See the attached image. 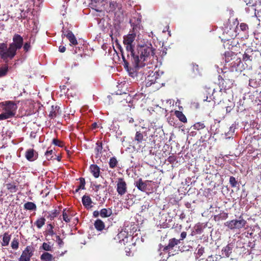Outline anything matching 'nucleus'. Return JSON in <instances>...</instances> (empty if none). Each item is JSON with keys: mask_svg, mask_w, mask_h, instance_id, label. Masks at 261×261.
<instances>
[{"mask_svg": "<svg viewBox=\"0 0 261 261\" xmlns=\"http://www.w3.org/2000/svg\"><path fill=\"white\" fill-rule=\"evenodd\" d=\"M136 37V33L134 32L128 34L123 37V44L125 47L127 55L125 56L122 51L121 50L123 61L124 62L123 66L129 75L134 76V69L132 68L130 65V61H133L135 64L136 61H138V57L134 56L135 55V40Z\"/></svg>", "mask_w": 261, "mask_h": 261, "instance_id": "obj_1", "label": "nucleus"}, {"mask_svg": "<svg viewBox=\"0 0 261 261\" xmlns=\"http://www.w3.org/2000/svg\"><path fill=\"white\" fill-rule=\"evenodd\" d=\"M23 38L19 34H15L13 37V42L8 47L7 43H0V57L5 62L8 59L12 60L16 55V51L23 46Z\"/></svg>", "mask_w": 261, "mask_h": 261, "instance_id": "obj_2", "label": "nucleus"}, {"mask_svg": "<svg viewBox=\"0 0 261 261\" xmlns=\"http://www.w3.org/2000/svg\"><path fill=\"white\" fill-rule=\"evenodd\" d=\"M241 63V59L240 58L234 56L233 57V61L229 63L228 65L229 66L230 71H225L224 73V77H222L220 75L219 76L218 79L220 84L222 83L223 88L225 89H229L231 87V85H232L234 82L233 78L235 76H233V72L238 71L240 72L241 69L239 68L240 64Z\"/></svg>", "mask_w": 261, "mask_h": 261, "instance_id": "obj_3", "label": "nucleus"}, {"mask_svg": "<svg viewBox=\"0 0 261 261\" xmlns=\"http://www.w3.org/2000/svg\"><path fill=\"white\" fill-rule=\"evenodd\" d=\"M154 50L153 49L152 45L149 44V45H141L138 48L137 53L135 51L134 56L138 57V61H136L137 63L135 64L133 61H130L129 65L132 68L134 69V75L139 68L145 66V61L149 56L154 55Z\"/></svg>", "mask_w": 261, "mask_h": 261, "instance_id": "obj_4", "label": "nucleus"}, {"mask_svg": "<svg viewBox=\"0 0 261 261\" xmlns=\"http://www.w3.org/2000/svg\"><path fill=\"white\" fill-rule=\"evenodd\" d=\"M0 108L3 112L0 114V120H5L15 117L17 106L15 102L5 101L0 102Z\"/></svg>", "mask_w": 261, "mask_h": 261, "instance_id": "obj_5", "label": "nucleus"}, {"mask_svg": "<svg viewBox=\"0 0 261 261\" xmlns=\"http://www.w3.org/2000/svg\"><path fill=\"white\" fill-rule=\"evenodd\" d=\"M247 221L244 219L242 216L239 217V220L233 219L224 223V225L231 230H240L245 227Z\"/></svg>", "mask_w": 261, "mask_h": 261, "instance_id": "obj_6", "label": "nucleus"}, {"mask_svg": "<svg viewBox=\"0 0 261 261\" xmlns=\"http://www.w3.org/2000/svg\"><path fill=\"white\" fill-rule=\"evenodd\" d=\"M179 243V240L172 238L169 240L168 244L164 247L163 250L168 253L169 256L174 255L178 253L179 247L177 245Z\"/></svg>", "mask_w": 261, "mask_h": 261, "instance_id": "obj_7", "label": "nucleus"}, {"mask_svg": "<svg viewBox=\"0 0 261 261\" xmlns=\"http://www.w3.org/2000/svg\"><path fill=\"white\" fill-rule=\"evenodd\" d=\"M117 192L120 195H124L127 192V185L123 178H119L117 184Z\"/></svg>", "mask_w": 261, "mask_h": 261, "instance_id": "obj_8", "label": "nucleus"}, {"mask_svg": "<svg viewBox=\"0 0 261 261\" xmlns=\"http://www.w3.org/2000/svg\"><path fill=\"white\" fill-rule=\"evenodd\" d=\"M158 73L156 72H151L146 78L145 82L146 85L147 87L150 86L152 84L158 82L157 80L158 79Z\"/></svg>", "mask_w": 261, "mask_h": 261, "instance_id": "obj_9", "label": "nucleus"}, {"mask_svg": "<svg viewBox=\"0 0 261 261\" xmlns=\"http://www.w3.org/2000/svg\"><path fill=\"white\" fill-rule=\"evenodd\" d=\"M149 180L143 181L141 178H140L138 180L135 181V186L141 191L145 192L147 187V182H149Z\"/></svg>", "mask_w": 261, "mask_h": 261, "instance_id": "obj_10", "label": "nucleus"}, {"mask_svg": "<svg viewBox=\"0 0 261 261\" xmlns=\"http://www.w3.org/2000/svg\"><path fill=\"white\" fill-rule=\"evenodd\" d=\"M253 51L251 49H247L245 51L242 60L246 63H250L253 60Z\"/></svg>", "mask_w": 261, "mask_h": 261, "instance_id": "obj_11", "label": "nucleus"}, {"mask_svg": "<svg viewBox=\"0 0 261 261\" xmlns=\"http://www.w3.org/2000/svg\"><path fill=\"white\" fill-rule=\"evenodd\" d=\"M32 255V254L30 252L29 247L28 246L22 251V253L20 258H19L18 261H30Z\"/></svg>", "mask_w": 261, "mask_h": 261, "instance_id": "obj_12", "label": "nucleus"}, {"mask_svg": "<svg viewBox=\"0 0 261 261\" xmlns=\"http://www.w3.org/2000/svg\"><path fill=\"white\" fill-rule=\"evenodd\" d=\"M25 156L28 161L32 162L37 159L38 153L33 149H29L26 151Z\"/></svg>", "mask_w": 261, "mask_h": 261, "instance_id": "obj_13", "label": "nucleus"}, {"mask_svg": "<svg viewBox=\"0 0 261 261\" xmlns=\"http://www.w3.org/2000/svg\"><path fill=\"white\" fill-rule=\"evenodd\" d=\"M131 26L133 27V32H135L137 29L140 28L141 23V18L139 17H133L129 20Z\"/></svg>", "mask_w": 261, "mask_h": 261, "instance_id": "obj_14", "label": "nucleus"}, {"mask_svg": "<svg viewBox=\"0 0 261 261\" xmlns=\"http://www.w3.org/2000/svg\"><path fill=\"white\" fill-rule=\"evenodd\" d=\"M65 36L67 37V38L69 40L70 42V45H75L77 44V41L76 40V37H75L73 33L70 31H69L68 33L64 35Z\"/></svg>", "mask_w": 261, "mask_h": 261, "instance_id": "obj_15", "label": "nucleus"}, {"mask_svg": "<svg viewBox=\"0 0 261 261\" xmlns=\"http://www.w3.org/2000/svg\"><path fill=\"white\" fill-rule=\"evenodd\" d=\"M60 107L58 106H52L51 108V111L49 114V117L51 119L56 117L59 114L61 113V111H60Z\"/></svg>", "mask_w": 261, "mask_h": 261, "instance_id": "obj_16", "label": "nucleus"}, {"mask_svg": "<svg viewBox=\"0 0 261 261\" xmlns=\"http://www.w3.org/2000/svg\"><path fill=\"white\" fill-rule=\"evenodd\" d=\"M11 238V235L9 234V232H6L3 236L2 242L1 245L2 246H7L9 244Z\"/></svg>", "mask_w": 261, "mask_h": 261, "instance_id": "obj_17", "label": "nucleus"}, {"mask_svg": "<svg viewBox=\"0 0 261 261\" xmlns=\"http://www.w3.org/2000/svg\"><path fill=\"white\" fill-rule=\"evenodd\" d=\"M90 171L95 178H98L99 176L100 168L95 164H92L90 166Z\"/></svg>", "mask_w": 261, "mask_h": 261, "instance_id": "obj_18", "label": "nucleus"}, {"mask_svg": "<svg viewBox=\"0 0 261 261\" xmlns=\"http://www.w3.org/2000/svg\"><path fill=\"white\" fill-rule=\"evenodd\" d=\"M94 226L97 231H102L105 227L104 222L100 219H97L95 221Z\"/></svg>", "mask_w": 261, "mask_h": 261, "instance_id": "obj_19", "label": "nucleus"}, {"mask_svg": "<svg viewBox=\"0 0 261 261\" xmlns=\"http://www.w3.org/2000/svg\"><path fill=\"white\" fill-rule=\"evenodd\" d=\"M112 214V211L111 208H102L100 211V216L102 218H107L111 216Z\"/></svg>", "mask_w": 261, "mask_h": 261, "instance_id": "obj_20", "label": "nucleus"}, {"mask_svg": "<svg viewBox=\"0 0 261 261\" xmlns=\"http://www.w3.org/2000/svg\"><path fill=\"white\" fill-rule=\"evenodd\" d=\"M82 203L85 207H88L92 203V200L89 196L84 195L82 199Z\"/></svg>", "mask_w": 261, "mask_h": 261, "instance_id": "obj_21", "label": "nucleus"}, {"mask_svg": "<svg viewBox=\"0 0 261 261\" xmlns=\"http://www.w3.org/2000/svg\"><path fill=\"white\" fill-rule=\"evenodd\" d=\"M234 56H237L232 51H227L225 53V61L226 63H228L231 62L233 61V57Z\"/></svg>", "mask_w": 261, "mask_h": 261, "instance_id": "obj_22", "label": "nucleus"}, {"mask_svg": "<svg viewBox=\"0 0 261 261\" xmlns=\"http://www.w3.org/2000/svg\"><path fill=\"white\" fill-rule=\"evenodd\" d=\"M40 259L41 261H51L54 257L50 253L45 252L42 254Z\"/></svg>", "mask_w": 261, "mask_h": 261, "instance_id": "obj_23", "label": "nucleus"}, {"mask_svg": "<svg viewBox=\"0 0 261 261\" xmlns=\"http://www.w3.org/2000/svg\"><path fill=\"white\" fill-rule=\"evenodd\" d=\"M174 114L180 121L184 123H186L187 122V118L182 112L179 111H175L174 112Z\"/></svg>", "mask_w": 261, "mask_h": 261, "instance_id": "obj_24", "label": "nucleus"}, {"mask_svg": "<svg viewBox=\"0 0 261 261\" xmlns=\"http://www.w3.org/2000/svg\"><path fill=\"white\" fill-rule=\"evenodd\" d=\"M232 250V246L230 244H228L223 248L222 251L223 254H224L226 257H228L231 253Z\"/></svg>", "mask_w": 261, "mask_h": 261, "instance_id": "obj_25", "label": "nucleus"}, {"mask_svg": "<svg viewBox=\"0 0 261 261\" xmlns=\"http://www.w3.org/2000/svg\"><path fill=\"white\" fill-rule=\"evenodd\" d=\"M24 208L27 210L36 211L37 206L36 204L32 202H27L23 205Z\"/></svg>", "mask_w": 261, "mask_h": 261, "instance_id": "obj_26", "label": "nucleus"}, {"mask_svg": "<svg viewBox=\"0 0 261 261\" xmlns=\"http://www.w3.org/2000/svg\"><path fill=\"white\" fill-rule=\"evenodd\" d=\"M134 140L137 142V144L141 143L144 140L143 133L140 131H137L136 133Z\"/></svg>", "mask_w": 261, "mask_h": 261, "instance_id": "obj_27", "label": "nucleus"}, {"mask_svg": "<svg viewBox=\"0 0 261 261\" xmlns=\"http://www.w3.org/2000/svg\"><path fill=\"white\" fill-rule=\"evenodd\" d=\"M59 213L60 212L58 210L55 209L48 213V215L47 216V218L50 220L52 221L55 219V218L58 216Z\"/></svg>", "mask_w": 261, "mask_h": 261, "instance_id": "obj_28", "label": "nucleus"}, {"mask_svg": "<svg viewBox=\"0 0 261 261\" xmlns=\"http://www.w3.org/2000/svg\"><path fill=\"white\" fill-rule=\"evenodd\" d=\"M45 219L44 217H40L38 218L35 222V225L37 227L40 229L45 223Z\"/></svg>", "mask_w": 261, "mask_h": 261, "instance_id": "obj_29", "label": "nucleus"}, {"mask_svg": "<svg viewBox=\"0 0 261 261\" xmlns=\"http://www.w3.org/2000/svg\"><path fill=\"white\" fill-rule=\"evenodd\" d=\"M6 188L12 193L16 192L18 189L15 183L7 184Z\"/></svg>", "mask_w": 261, "mask_h": 261, "instance_id": "obj_30", "label": "nucleus"}, {"mask_svg": "<svg viewBox=\"0 0 261 261\" xmlns=\"http://www.w3.org/2000/svg\"><path fill=\"white\" fill-rule=\"evenodd\" d=\"M228 217V214L227 213L223 212L217 215H215L214 216V219L216 220H226Z\"/></svg>", "mask_w": 261, "mask_h": 261, "instance_id": "obj_31", "label": "nucleus"}, {"mask_svg": "<svg viewBox=\"0 0 261 261\" xmlns=\"http://www.w3.org/2000/svg\"><path fill=\"white\" fill-rule=\"evenodd\" d=\"M118 161L116 157L113 156V157L111 158L110 159V161L109 162V165L110 168H111L112 169L115 168V167H117V166L118 165Z\"/></svg>", "mask_w": 261, "mask_h": 261, "instance_id": "obj_32", "label": "nucleus"}, {"mask_svg": "<svg viewBox=\"0 0 261 261\" xmlns=\"http://www.w3.org/2000/svg\"><path fill=\"white\" fill-rule=\"evenodd\" d=\"M47 227L48 229L46 231L45 235H48L50 236H53L55 234V232L54 230V225L51 223L48 224L47 225Z\"/></svg>", "mask_w": 261, "mask_h": 261, "instance_id": "obj_33", "label": "nucleus"}, {"mask_svg": "<svg viewBox=\"0 0 261 261\" xmlns=\"http://www.w3.org/2000/svg\"><path fill=\"white\" fill-rule=\"evenodd\" d=\"M117 8L119 9V6L116 2L112 1L110 3L109 11L114 12Z\"/></svg>", "mask_w": 261, "mask_h": 261, "instance_id": "obj_34", "label": "nucleus"}, {"mask_svg": "<svg viewBox=\"0 0 261 261\" xmlns=\"http://www.w3.org/2000/svg\"><path fill=\"white\" fill-rule=\"evenodd\" d=\"M8 72V65L5 64L4 66L0 67V77H3L7 75Z\"/></svg>", "mask_w": 261, "mask_h": 261, "instance_id": "obj_35", "label": "nucleus"}, {"mask_svg": "<svg viewBox=\"0 0 261 261\" xmlns=\"http://www.w3.org/2000/svg\"><path fill=\"white\" fill-rule=\"evenodd\" d=\"M62 216L63 220L66 222L69 223L70 222V218L68 215V213L67 212V210L66 208L64 209L62 212Z\"/></svg>", "mask_w": 261, "mask_h": 261, "instance_id": "obj_36", "label": "nucleus"}, {"mask_svg": "<svg viewBox=\"0 0 261 261\" xmlns=\"http://www.w3.org/2000/svg\"><path fill=\"white\" fill-rule=\"evenodd\" d=\"M205 127L204 123L199 122L195 123L193 125V128L196 130H200L204 128Z\"/></svg>", "mask_w": 261, "mask_h": 261, "instance_id": "obj_37", "label": "nucleus"}, {"mask_svg": "<svg viewBox=\"0 0 261 261\" xmlns=\"http://www.w3.org/2000/svg\"><path fill=\"white\" fill-rule=\"evenodd\" d=\"M93 186L94 187V190L95 192L96 193H97L96 196L98 197V200H100V199L101 198V196H100V194H97V193L100 189L103 188L104 187L102 186L100 184H98H98H94ZM97 200H98V199H97Z\"/></svg>", "mask_w": 261, "mask_h": 261, "instance_id": "obj_38", "label": "nucleus"}, {"mask_svg": "<svg viewBox=\"0 0 261 261\" xmlns=\"http://www.w3.org/2000/svg\"><path fill=\"white\" fill-rule=\"evenodd\" d=\"M50 243H43L41 246L42 249L46 251H49L51 250V246L50 245Z\"/></svg>", "mask_w": 261, "mask_h": 261, "instance_id": "obj_39", "label": "nucleus"}, {"mask_svg": "<svg viewBox=\"0 0 261 261\" xmlns=\"http://www.w3.org/2000/svg\"><path fill=\"white\" fill-rule=\"evenodd\" d=\"M11 247L12 249L17 250L19 247V242L15 238L11 242Z\"/></svg>", "mask_w": 261, "mask_h": 261, "instance_id": "obj_40", "label": "nucleus"}, {"mask_svg": "<svg viewBox=\"0 0 261 261\" xmlns=\"http://www.w3.org/2000/svg\"><path fill=\"white\" fill-rule=\"evenodd\" d=\"M102 149V143L101 141H97L96 143V147L95 148L97 153L101 152Z\"/></svg>", "mask_w": 261, "mask_h": 261, "instance_id": "obj_41", "label": "nucleus"}, {"mask_svg": "<svg viewBox=\"0 0 261 261\" xmlns=\"http://www.w3.org/2000/svg\"><path fill=\"white\" fill-rule=\"evenodd\" d=\"M221 259V257L220 256L210 255L208 256L207 258L206 259V261H220Z\"/></svg>", "mask_w": 261, "mask_h": 261, "instance_id": "obj_42", "label": "nucleus"}, {"mask_svg": "<svg viewBox=\"0 0 261 261\" xmlns=\"http://www.w3.org/2000/svg\"><path fill=\"white\" fill-rule=\"evenodd\" d=\"M80 185L78 186L79 189H85V180L83 177H80L79 179Z\"/></svg>", "mask_w": 261, "mask_h": 261, "instance_id": "obj_43", "label": "nucleus"}, {"mask_svg": "<svg viewBox=\"0 0 261 261\" xmlns=\"http://www.w3.org/2000/svg\"><path fill=\"white\" fill-rule=\"evenodd\" d=\"M53 151L52 149L49 150V148L48 150L45 152V155L46 156V158L47 160H51L53 156Z\"/></svg>", "mask_w": 261, "mask_h": 261, "instance_id": "obj_44", "label": "nucleus"}, {"mask_svg": "<svg viewBox=\"0 0 261 261\" xmlns=\"http://www.w3.org/2000/svg\"><path fill=\"white\" fill-rule=\"evenodd\" d=\"M229 183H230L231 187L234 188V187H237L238 182L236 180V178L234 177L231 176L229 178Z\"/></svg>", "mask_w": 261, "mask_h": 261, "instance_id": "obj_45", "label": "nucleus"}, {"mask_svg": "<svg viewBox=\"0 0 261 261\" xmlns=\"http://www.w3.org/2000/svg\"><path fill=\"white\" fill-rule=\"evenodd\" d=\"M52 143L56 146H58L60 147H62L64 146L63 142H62L57 139H54L53 140Z\"/></svg>", "mask_w": 261, "mask_h": 261, "instance_id": "obj_46", "label": "nucleus"}, {"mask_svg": "<svg viewBox=\"0 0 261 261\" xmlns=\"http://www.w3.org/2000/svg\"><path fill=\"white\" fill-rule=\"evenodd\" d=\"M56 240L55 241L57 243L58 246L60 247H62L64 245V242L63 240L60 238V237L58 235L56 236Z\"/></svg>", "mask_w": 261, "mask_h": 261, "instance_id": "obj_47", "label": "nucleus"}, {"mask_svg": "<svg viewBox=\"0 0 261 261\" xmlns=\"http://www.w3.org/2000/svg\"><path fill=\"white\" fill-rule=\"evenodd\" d=\"M211 137V135L210 134V132L208 131L207 134H205V135L201 137V140H202V142H206L210 139Z\"/></svg>", "mask_w": 261, "mask_h": 261, "instance_id": "obj_48", "label": "nucleus"}, {"mask_svg": "<svg viewBox=\"0 0 261 261\" xmlns=\"http://www.w3.org/2000/svg\"><path fill=\"white\" fill-rule=\"evenodd\" d=\"M177 160L176 157L175 155H170L167 161L169 162L170 164H173Z\"/></svg>", "mask_w": 261, "mask_h": 261, "instance_id": "obj_49", "label": "nucleus"}, {"mask_svg": "<svg viewBox=\"0 0 261 261\" xmlns=\"http://www.w3.org/2000/svg\"><path fill=\"white\" fill-rule=\"evenodd\" d=\"M23 49L25 52L28 51L31 48L30 42H27L24 43L23 46Z\"/></svg>", "mask_w": 261, "mask_h": 261, "instance_id": "obj_50", "label": "nucleus"}, {"mask_svg": "<svg viewBox=\"0 0 261 261\" xmlns=\"http://www.w3.org/2000/svg\"><path fill=\"white\" fill-rule=\"evenodd\" d=\"M195 231L198 234H200L202 232V228L200 224H198L195 226Z\"/></svg>", "mask_w": 261, "mask_h": 261, "instance_id": "obj_51", "label": "nucleus"}, {"mask_svg": "<svg viewBox=\"0 0 261 261\" xmlns=\"http://www.w3.org/2000/svg\"><path fill=\"white\" fill-rule=\"evenodd\" d=\"M240 28L241 30L243 31H246L248 29V25L245 23H241L240 24Z\"/></svg>", "mask_w": 261, "mask_h": 261, "instance_id": "obj_52", "label": "nucleus"}, {"mask_svg": "<svg viewBox=\"0 0 261 261\" xmlns=\"http://www.w3.org/2000/svg\"><path fill=\"white\" fill-rule=\"evenodd\" d=\"M187 237V232L186 231H182L180 234V238L178 240H179V243H180V241L185 239Z\"/></svg>", "mask_w": 261, "mask_h": 261, "instance_id": "obj_53", "label": "nucleus"}, {"mask_svg": "<svg viewBox=\"0 0 261 261\" xmlns=\"http://www.w3.org/2000/svg\"><path fill=\"white\" fill-rule=\"evenodd\" d=\"M204 251V248L201 247L199 249H198L197 251V254L200 256L203 254Z\"/></svg>", "mask_w": 261, "mask_h": 261, "instance_id": "obj_54", "label": "nucleus"}, {"mask_svg": "<svg viewBox=\"0 0 261 261\" xmlns=\"http://www.w3.org/2000/svg\"><path fill=\"white\" fill-rule=\"evenodd\" d=\"M192 69H193V70L194 71H195V70H196V71L197 72H199V68H198V65L196 64H192Z\"/></svg>", "mask_w": 261, "mask_h": 261, "instance_id": "obj_55", "label": "nucleus"}, {"mask_svg": "<svg viewBox=\"0 0 261 261\" xmlns=\"http://www.w3.org/2000/svg\"><path fill=\"white\" fill-rule=\"evenodd\" d=\"M99 216H100V212H99L98 211H95L93 212V216L94 218H97Z\"/></svg>", "mask_w": 261, "mask_h": 261, "instance_id": "obj_56", "label": "nucleus"}, {"mask_svg": "<svg viewBox=\"0 0 261 261\" xmlns=\"http://www.w3.org/2000/svg\"><path fill=\"white\" fill-rule=\"evenodd\" d=\"M59 50L61 53H64L66 50V47L64 46H60L59 47Z\"/></svg>", "mask_w": 261, "mask_h": 261, "instance_id": "obj_57", "label": "nucleus"}, {"mask_svg": "<svg viewBox=\"0 0 261 261\" xmlns=\"http://www.w3.org/2000/svg\"><path fill=\"white\" fill-rule=\"evenodd\" d=\"M67 213H68V215L69 216V217L70 218V219H71V218H72L74 216V214L73 212H72L70 210H67Z\"/></svg>", "mask_w": 261, "mask_h": 261, "instance_id": "obj_58", "label": "nucleus"}, {"mask_svg": "<svg viewBox=\"0 0 261 261\" xmlns=\"http://www.w3.org/2000/svg\"><path fill=\"white\" fill-rule=\"evenodd\" d=\"M91 127H92V129H96V128H97L98 125H97V123L94 122V123H92V124L91 125Z\"/></svg>", "mask_w": 261, "mask_h": 261, "instance_id": "obj_59", "label": "nucleus"}, {"mask_svg": "<svg viewBox=\"0 0 261 261\" xmlns=\"http://www.w3.org/2000/svg\"><path fill=\"white\" fill-rule=\"evenodd\" d=\"M126 250H125V252H126V255H128V256H130L131 255V251H130V249L129 248H125Z\"/></svg>", "mask_w": 261, "mask_h": 261, "instance_id": "obj_60", "label": "nucleus"}, {"mask_svg": "<svg viewBox=\"0 0 261 261\" xmlns=\"http://www.w3.org/2000/svg\"><path fill=\"white\" fill-rule=\"evenodd\" d=\"M128 121L129 123H133L134 122V119L132 117L128 118Z\"/></svg>", "mask_w": 261, "mask_h": 261, "instance_id": "obj_61", "label": "nucleus"}, {"mask_svg": "<svg viewBox=\"0 0 261 261\" xmlns=\"http://www.w3.org/2000/svg\"><path fill=\"white\" fill-rule=\"evenodd\" d=\"M80 189H79V187H77V188L75 189V190L74 191H73V193H77L79 191Z\"/></svg>", "mask_w": 261, "mask_h": 261, "instance_id": "obj_62", "label": "nucleus"}, {"mask_svg": "<svg viewBox=\"0 0 261 261\" xmlns=\"http://www.w3.org/2000/svg\"><path fill=\"white\" fill-rule=\"evenodd\" d=\"M189 205H190V203H188L187 205V207H188Z\"/></svg>", "mask_w": 261, "mask_h": 261, "instance_id": "obj_63", "label": "nucleus"}, {"mask_svg": "<svg viewBox=\"0 0 261 261\" xmlns=\"http://www.w3.org/2000/svg\"><path fill=\"white\" fill-rule=\"evenodd\" d=\"M189 205H190V203H188L187 205V207H188Z\"/></svg>", "mask_w": 261, "mask_h": 261, "instance_id": "obj_64", "label": "nucleus"}]
</instances>
